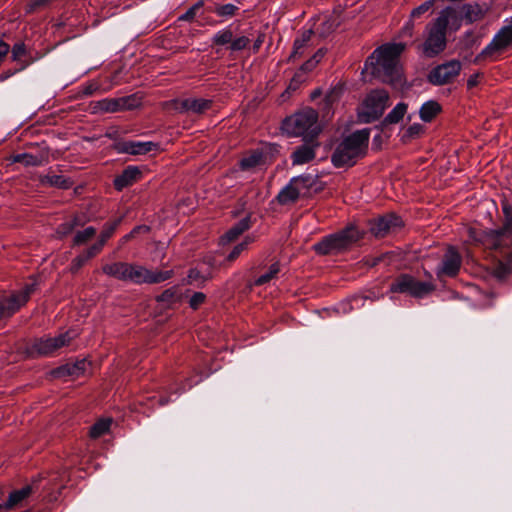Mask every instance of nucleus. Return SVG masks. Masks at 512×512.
Masks as SVG:
<instances>
[{
	"mask_svg": "<svg viewBox=\"0 0 512 512\" xmlns=\"http://www.w3.org/2000/svg\"><path fill=\"white\" fill-rule=\"evenodd\" d=\"M151 230L150 226L148 225H138L135 226L131 232L136 237L138 234H147Z\"/></svg>",
	"mask_w": 512,
	"mask_h": 512,
	"instance_id": "052dcab7",
	"label": "nucleus"
},
{
	"mask_svg": "<svg viewBox=\"0 0 512 512\" xmlns=\"http://www.w3.org/2000/svg\"><path fill=\"white\" fill-rule=\"evenodd\" d=\"M390 292L408 294L414 298H422L435 290V285L431 282L417 280L410 274H400L390 284Z\"/></svg>",
	"mask_w": 512,
	"mask_h": 512,
	"instance_id": "6e6552de",
	"label": "nucleus"
},
{
	"mask_svg": "<svg viewBox=\"0 0 512 512\" xmlns=\"http://www.w3.org/2000/svg\"><path fill=\"white\" fill-rule=\"evenodd\" d=\"M444 23L443 19H434L426 25V39L418 46V49L425 57H436L445 50L447 46V29L444 28Z\"/></svg>",
	"mask_w": 512,
	"mask_h": 512,
	"instance_id": "0eeeda50",
	"label": "nucleus"
},
{
	"mask_svg": "<svg viewBox=\"0 0 512 512\" xmlns=\"http://www.w3.org/2000/svg\"><path fill=\"white\" fill-rule=\"evenodd\" d=\"M318 132L314 131L309 139L304 138V143L298 146L291 155L293 165H302L314 160L315 149L320 146L317 141Z\"/></svg>",
	"mask_w": 512,
	"mask_h": 512,
	"instance_id": "2eb2a0df",
	"label": "nucleus"
},
{
	"mask_svg": "<svg viewBox=\"0 0 512 512\" xmlns=\"http://www.w3.org/2000/svg\"><path fill=\"white\" fill-rule=\"evenodd\" d=\"M404 225L401 217L387 214L369 222V231L376 238H384L391 232H396Z\"/></svg>",
	"mask_w": 512,
	"mask_h": 512,
	"instance_id": "ddd939ff",
	"label": "nucleus"
},
{
	"mask_svg": "<svg viewBox=\"0 0 512 512\" xmlns=\"http://www.w3.org/2000/svg\"><path fill=\"white\" fill-rule=\"evenodd\" d=\"M206 300V295L202 292H195L190 300H189V306L193 310H197Z\"/></svg>",
	"mask_w": 512,
	"mask_h": 512,
	"instance_id": "5fc2aeb1",
	"label": "nucleus"
},
{
	"mask_svg": "<svg viewBox=\"0 0 512 512\" xmlns=\"http://www.w3.org/2000/svg\"><path fill=\"white\" fill-rule=\"evenodd\" d=\"M480 77H481L480 73L471 75L467 80V87L469 89H472L473 87L477 86Z\"/></svg>",
	"mask_w": 512,
	"mask_h": 512,
	"instance_id": "e2e57ef3",
	"label": "nucleus"
},
{
	"mask_svg": "<svg viewBox=\"0 0 512 512\" xmlns=\"http://www.w3.org/2000/svg\"><path fill=\"white\" fill-rule=\"evenodd\" d=\"M250 228V217L247 216L233 225L222 237L223 243H230L236 240L242 233Z\"/></svg>",
	"mask_w": 512,
	"mask_h": 512,
	"instance_id": "393cba45",
	"label": "nucleus"
},
{
	"mask_svg": "<svg viewBox=\"0 0 512 512\" xmlns=\"http://www.w3.org/2000/svg\"><path fill=\"white\" fill-rule=\"evenodd\" d=\"M111 423L112 420L110 418L99 419L90 427V437L96 439L106 434L110 429Z\"/></svg>",
	"mask_w": 512,
	"mask_h": 512,
	"instance_id": "c9c22d12",
	"label": "nucleus"
},
{
	"mask_svg": "<svg viewBox=\"0 0 512 512\" xmlns=\"http://www.w3.org/2000/svg\"><path fill=\"white\" fill-rule=\"evenodd\" d=\"M118 152L131 155H145L153 150L158 149V144L154 142L141 141H123L116 146Z\"/></svg>",
	"mask_w": 512,
	"mask_h": 512,
	"instance_id": "f3484780",
	"label": "nucleus"
},
{
	"mask_svg": "<svg viewBox=\"0 0 512 512\" xmlns=\"http://www.w3.org/2000/svg\"><path fill=\"white\" fill-rule=\"evenodd\" d=\"M461 70V63L451 60L433 68L428 74V81L433 85H444L450 83Z\"/></svg>",
	"mask_w": 512,
	"mask_h": 512,
	"instance_id": "4468645a",
	"label": "nucleus"
},
{
	"mask_svg": "<svg viewBox=\"0 0 512 512\" xmlns=\"http://www.w3.org/2000/svg\"><path fill=\"white\" fill-rule=\"evenodd\" d=\"M441 111V105L437 101L430 100L421 106L419 116L422 121L431 122Z\"/></svg>",
	"mask_w": 512,
	"mask_h": 512,
	"instance_id": "cd10ccee",
	"label": "nucleus"
},
{
	"mask_svg": "<svg viewBox=\"0 0 512 512\" xmlns=\"http://www.w3.org/2000/svg\"><path fill=\"white\" fill-rule=\"evenodd\" d=\"M444 20V28H448L450 26L453 30H458L461 27L462 21H464L463 14L461 8L455 7H446L441 10L436 20Z\"/></svg>",
	"mask_w": 512,
	"mask_h": 512,
	"instance_id": "412c9836",
	"label": "nucleus"
},
{
	"mask_svg": "<svg viewBox=\"0 0 512 512\" xmlns=\"http://www.w3.org/2000/svg\"><path fill=\"white\" fill-rule=\"evenodd\" d=\"M26 54V47L23 42L14 44L12 47V59L18 60Z\"/></svg>",
	"mask_w": 512,
	"mask_h": 512,
	"instance_id": "13d9d810",
	"label": "nucleus"
},
{
	"mask_svg": "<svg viewBox=\"0 0 512 512\" xmlns=\"http://www.w3.org/2000/svg\"><path fill=\"white\" fill-rule=\"evenodd\" d=\"M240 7L238 5L227 3V4H215L209 11L215 13L217 16L227 19L232 18L238 14Z\"/></svg>",
	"mask_w": 512,
	"mask_h": 512,
	"instance_id": "473e14b6",
	"label": "nucleus"
},
{
	"mask_svg": "<svg viewBox=\"0 0 512 512\" xmlns=\"http://www.w3.org/2000/svg\"><path fill=\"white\" fill-rule=\"evenodd\" d=\"M204 6V1L199 0L193 6H191L184 14L179 16L178 21L192 22L197 12Z\"/></svg>",
	"mask_w": 512,
	"mask_h": 512,
	"instance_id": "49530a36",
	"label": "nucleus"
},
{
	"mask_svg": "<svg viewBox=\"0 0 512 512\" xmlns=\"http://www.w3.org/2000/svg\"><path fill=\"white\" fill-rule=\"evenodd\" d=\"M299 198H301L300 190L291 179L290 182L278 193L276 201L280 205H291L296 203Z\"/></svg>",
	"mask_w": 512,
	"mask_h": 512,
	"instance_id": "b1692460",
	"label": "nucleus"
},
{
	"mask_svg": "<svg viewBox=\"0 0 512 512\" xmlns=\"http://www.w3.org/2000/svg\"><path fill=\"white\" fill-rule=\"evenodd\" d=\"M314 32L312 30H306L302 33L300 38L295 39L293 44V51L289 56V60H294L303 55L304 49L308 46Z\"/></svg>",
	"mask_w": 512,
	"mask_h": 512,
	"instance_id": "c756f323",
	"label": "nucleus"
},
{
	"mask_svg": "<svg viewBox=\"0 0 512 512\" xmlns=\"http://www.w3.org/2000/svg\"><path fill=\"white\" fill-rule=\"evenodd\" d=\"M190 103H191V98H187V99H183V100L173 99L171 101L166 102L165 105L168 109H173L177 112L185 113V112L190 111V105H191Z\"/></svg>",
	"mask_w": 512,
	"mask_h": 512,
	"instance_id": "c03bdc74",
	"label": "nucleus"
},
{
	"mask_svg": "<svg viewBox=\"0 0 512 512\" xmlns=\"http://www.w3.org/2000/svg\"><path fill=\"white\" fill-rule=\"evenodd\" d=\"M250 43V39L247 36H240L232 39L229 49L231 51H241L245 49Z\"/></svg>",
	"mask_w": 512,
	"mask_h": 512,
	"instance_id": "8fccbe9b",
	"label": "nucleus"
},
{
	"mask_svg": "<svg viewBox=\"0 0 512 512\" xmlns=\"http://www.w3.org/2000/svg\"><path fill=\"white\" fill-rule=\"evenodd\" d=\"M33 485H27L10 493L6 506L11 508L27 498L33 492Z\"/></svg>",
	"mask_w": 512,
	"mask_h": 512,
	"instance_id": "f704fd0d",
	"label": "nucleus"
},
{
	"mask_svg": "<svg viewBox=\"0 0 512 512\" xmlns=\"http://www.w3.org/2000/svg\"><path fill=\"white\" fill-rule=\"evenodd\" d=\"M325 189V183L320 180L319 176H312L309 197L322 192Z\"/></svg>",
	"mask_w": 512,
	"mask_h": 512,
	"instance_id": "603ef678",
	"label": "nucleus"
},
{
	"mask_svg": "<svg viewBox=\"0 0 512 512\" xmlns=\"http://www.w3.org/2000/svg\"><path fill=\"white\" fill-rule=\"evenodd\" d=\"M424 126L419 123H414L410 125L404 132L401 137V141L405 144L409 143L411 140L420 137L424 133Z\"/></svg>",
	"mask_w": 512,
	"mask_h": 512,
	"instance_id": "58836bf2",
	"label": "nucleus"
},
{
	"mask_svg": "<svg viewBox=\"0 0 512 512\" xmlns=\"http://www.w3.org/2000/svg\"><path fill=\"white\" fill-rule=\"evenodd\" d=\"M408 105L404 102L398 103L383 119L382 126L399 123L407 113Z\"/></svg>",
	"mask_w": 512,
	"mask_h": 512,
	"instance_id": "c85d7f7f",
	"label": "nucleus"
},
{
	"mask_svg": "<svg viewBox=\"0 0 512 512\" xmlns=\"http://www.w3.org/2000/svg\"><path fill=\"white\" fill-rule=\"evenodd\" d=\"M317 65L318 64H316V61L310 58L302 64L298 72H301L305 76L306 73L312 71Z\"/></svg>",
	"mask_w": 512,
	"mask_h": 512,
	"instance_id": "bf43d9fd",
	"label": "nucleus"
},
{
	"mask_svg": "<svg viewBox=\"0 0 512 512\" xmlns=\"http://www.w3.org/2000/svg\"><path fill=\"white\" fill-rule=\"evenodd\" d=\"M71 222V224H74V228L76 227H81L85 224L84 220L82 217H80L79 215H75L71 220H69Z\"/></svg>",
	"mask_w": 512,
	"mask_h": 512,
	"instance_id": "774afa93",
	"label": "nucleus"
},
{
	"mask_svg": "<svg viewBox=\"0 0 512 512\" xmlns=\"http://www.w3.org/2000/svg\"><path fill=\"white\" fill-rule=\"evenodd\" d=\"M306 78L305 76L301 73V72H296L293 76V78L291 79L287 89H286V93H291V92H294L296 91L300 85L305 82Z\"/></svg>",
	"mask_w": 512,
	"mask_h": 512,
	"instance_id": "3c124183",
	"label": "nucleus"
},
{
	"mask_svg": "<svg viewBox=\"0 0 512 512\" xmlns=\"http://www.w3.org/2000/svg\"><path fill=\"white\" fill-rule=\"evenodd\" d=\"M98 89H99V86L97 84L90 83L87 86H85V88L82 91V94L85 95V96H91Z\"/></svg>",
	"mask_w": 512,
	"mask_h": 512,
	"instance_id": "680f3d73",
	"label": "nucleus"
},
{
	"mask_svg": "<svg viewBox=\"0 0 512 512\" xmlns=\"http://www.w3.org/2000/svg\"><path fill=\"white\" fill-rule=\"evenodd\" d=\"M53 0H31L27 7V13H34L35 11L47 7Z\"/></svg>",
	"mask_w": 512,
	"mask_h": 512,
	"instance_id": "864d4df0",
	"label": "nucleus"
},
{
	"mask_svg": "<svg viewBox=\"0 0 512 512\" xmlns=\"http://www.w3.org/2000/svg\"><path fill=\"white\" fill-rule=\"evenodd\" d=\"M326 54V49L324 48H320L318 49L314 55L311 57L314 61H316V64H318L322 59L323 57L325 56Z\"/></svg>",
	"mask_w": 512,
	"mask_h": 512,
	"instance_id": "69168bd1",
	"label": "nucleus"
},
{
	"mask_svg": "<svg viewBox=\"0 0 512 512\" xmlns=\"http://www.w3.org/2000/svg\"><path fill=\"white\" fill-rule=\"evenodd\" d=\"M364 233L354 225H349L344 229L325 236L313 246V250L318 255H332L344 252L350 249L354 244L363 238Z\"/></svg>",
	"mask_w": 512,
	"mask_h": 512,
	"instance_id": "39448f33",
	"label": "nucleus"
},
{
	"mask_svg": "<svg viewBox=\"0 0 512 512\" xmlns=\"http://www.w3.org/2000/svg\"><path fill=\"white\" fill-rule=\"evenodd\" d=\"M190 111L196 114H202L212 107L213 101L203 98H191Z\"/></svg>",
	"mask_w": 512,
	"mask_h": 512,
	"instance_id": "a19ab883",
	"label": "nucleus"
},
{
	"mask_svg": "<svg viewBox=\"0 0 512 512\" xmlns=\"http://www.w3.org/2000/svg\"><path fill=\"white\" fill-rule=\"evenodd\" d=\"M511 45L512 26H505L494 36L491 43L475 57L474 63L478 64L486 60H496Z\"/></svg>",
	"mask_w": 512,
	"mask_h": 512,
	"instance_id": "9d476101",
	"label": "nucleus"
},
{
	"mask_svg": "<svg viewBox=\"0 0 512 512\" xmlns=\"http://www.w3.org/2000/svg\"><path fill=\"white\" fill-rule=\"evenodd\" d=\"M293 183L300 190V197L309 198V190L311 188L312 175L305 174L292 178Z\"/></svg>",
	"mask_w": 512,
	"mask_h": 512,
	"instance_id": "e433bc0d",
	"label": "nucleus"
},
{
	"mask_svg": "<svg viewBox=\"0 0 512 512\" xmlns=\"http://www.w3.org/2000/svg\"><path fill=\"white\" fill-rule=\"evenodd\" d=\"M343 91H344V85L341 83H338L337 85L332 87L325 95L326 105L331 106L332 104L337 102L340 99Z\"/></svg>",
	"mask_w": 512,
	"mask_h": 512,
	"instance_id": "a18cd8bd",
	"label": "nucleus"
},
{
	"mask_svg": "<svg viewBox=\"0 0 512 512\" xmlns=\"http://www.w3.org/2000/svg\"><path fill=\"white\" fill-rule=\"evenodd\" d=\"M317 121V111L307 108L285 118L282 122V130L290 136H303L307 133L305 138L309 139L314 131L318 133L320 131L316 125Z\"/></svg>",
	"mask_w": 512,
	"mask_h": 512,
	"instance_id": "423d86ee",
	"label": "nucleus"
},
{
	"mask_svg": "<svg viewBox=\"0 0 512 512\" xmlns=\"http://www.w3.org/2000/svg\"><path fill=\"white\" fill-rule=\"evenodd\" d=\"M233 32L230 28H225L220 31H218L212 38L213 45L216 46H224V45H231L232 39H233Z\"/></svg>",
	"mask_w": 512,
	"mask_h": 512,
	"instance_id": "ea45409f",
	"label": "nucleus"
},
{
	"mask_svg": "<svg viewBox=\"0 0 512 512\" xmlns=\"http://www.w3.org/2000/svg\"><path fill=\"white\" fill-rule=\"evenodd\" d=\"M49 160L48 151L41 150L37 154L20 153L11 156L13 163H21L24 166H40Z\"/></svg>",
	"mask_w": 512,
	"mask_h": 512,
	"instance_id": "4be33fe9",
	"label": "nucleus"
},
{
	"mask_svg": "<svg viewBox=\"0 0 512 512\" xmlns=\"http://www.w3.org/2000/svg\"><path fill=\"white\" fill-rule=\"evenodd\" d=\"M74 330L66 331L55 337H41L35 338L31 342V346L27 348L26 352H52L68 346L72 339L76 337Z\"/></svg>",
	"mask_w": 512,
	"mask_h": 512,
	"instance_id": "f8f14e48",
	"label": "nucleus"
},
{
	"mask_svg": "<svg viewBox=\"0 0 512 512\" xmlns=\"http://www.w3.org/2000/svg\"><path fill=\"white\" fill-rule=\"evenodd\" d=\"M37 283L26 284L24 288L11 294L9 297L0 299V320L11 317L16 311L25 305L31 294L36 290Z\"/></svg>",
	"mask_w": 512,
	"mask_h": 512,
	"instance_id": "9b49d317",
	"label": "nucleus"
},
{
	"mask_svg": "<svg viewBox=\"0 0 512 512\" xmlns=\"http://www.w3.org/2000/svg\"><path fill=\"white\" fill-rule=\"evenodd\" d=\"M264 39H265V34L261 33L258 35L257 39L253 43V51L254 52H257L260 49L261 45L264 42Z\"/></svg>",
	"mask_w": 512,
	"mask_h": 512,
	"instance_id": "338daca9",
	"label": "nucleus"
},
{
	"mask_svg": "<svg viewBox=\"0 0 512 512\" xmlns=\"http://www.w3.org/2000/svg\"><path fill=\"white\" fill-rule=\"evenodd\" d=\"M464 21L467 24L482 20L489 10L486 3L480 4L478 2L465 3L460 6Z\"/></svg>",
	"mask_w": 512,
	"mask_h": 512,
	"instance_id": "6ab92c4d",
	"label": "nucleus"
},
{
	"mask_svg": "<svg viewBox=\"0 0 512 512\" xmlns=\"http://www.w3.org/2000/svg\"><path fill=\"white\" fill-rule=\"evenodd\" d=\"M279 272L280 264L278 262H275L269 267L268 271L265 274L261 275L255 280L254 284L256 286H262L270 282L272 279L276 278Z\"/></svg>",
	"mask_w": 512,
	"mask_h": 512,
	"instance_id": "79ce46f5",
	"label": "nucleus"
},
{
	"mask_svg": "<svg viewBox=\"0 0 512 512\" xmlns=\"http://www.w3.org/2000/svg\"><path fill=\"white\" fill-rule=\"evenodd\" d=\"M504 215L503 225L496 230L481 231L469 229V238L480 243L489 250H502L512 247V206L507 201L502 202Z\"/></svg>",
	"mask_w": 512,
	"mask_h": 512,
	"instance_id": "20e7f679",
	"label": "nucleus"
},
{
	"mask_svg": "<svg viewBox=\"0 0 512 512\" xmlns=\"http://www.w3.org/2000/svg\"><path fill=\"white\" fill-rule=\"evenodd\" d=\"M102 272L117 280L137 285L158 284L174 276L173 270H150L137 263L121 261L103 265Z\"/></svg>",
	"mask_w": 512,
	"mask_h": 512,
	"instance_id": "f03ea898",
	"label": "nucleus"
},
{
	"mask_svg": "<svg viewBox=\"0 0 512 512\" xmlns=\"http://www.w3.org/2000/svg\"><path fill=\"white\" fill-rule=\"evenodd\" d=\"M74 229H75V228H74V224H71V222H70V221H66V222H64V223L60 224V225L57 227L56 232H57V234H58L61 238H63V237H65V236H67V235L71 234V233L73 232V230H74Z\"/></svg>",
	"mask_w": 512,
	"mask_h": 512,
	"instance_id": "4d7b16f0",
	"label": "nucleus"
},
{
	"mask_svg": "<svg viewBox=\"0 0 512 512\" xmlns=\"http://www.w3.org/2000/svg\"><path fill=\"white\" fill-rule=\"evenodd\" d=\"M177 300V287H171L164 290L156 297L157 302L173 303Z\"/></svg>",
	"mask_w": 512,
	"mask_h": 512,
	"instance_id": "09e8293b",
	"label": "nucleus"
},
{
	"mask_svg": "<svg viewBox=\"0 0 512 512\" xmlns=\"http://www.w3.org/2000/svg\"><path fill=\"white\" fill-rule=\"evenodd\" d=\"M142 176L141 170L137 166H128L122 173L115 177L113 181L114 188L122 191L124 188L133 185Z\"/></svg>",
	"mask_w": 512,
	"mask_h": 512,
	"instance_id": "aec40b11",
	"label": "nucleus"
},
{
	"mask_svg": "<svg viewBox=\"0 0 512 512\" xmlns=\"http://www.w3.org/2000/svg\"><path fill=\"white\" fill-rule=\"evenodd\" d=\"M117 102L119 103V111L132 110L141 105V98H139L136 94H132L129 96L117 98Z\"/></svg>",
	"mask_w": 512,
	"mask_h": 512,
	"instance_id": "4c0bfd02",
	"label": "nucleus"
},
{
	"mask_svg": "<svg viewBox=\"0 0 512 512\" xmlns=\"http://www.w3.org/2000/svg\"><path fill=\"white\" fill-rule=\"evenodd\" d=\"M248 243H249L248 240H245V241L237 244L233 248V250L229 253V255L227 256V260L232 262L235 259H237L239 257V255L247 248Z\"/></svg>",
	"mask_w": 512,
	"mask_h": 512,
	"instance_id": "6e6d98bb",
	"label": "nucleus"
},
{
	"mask_svg": "<svg viewBox=\"0 0 512 512\" xmlns=\"http://www.w3.org/2000/svg\"><path fill=\"white\" fill-rule=\"evenodd\" d=\"M512 274V252L509 253L508 261H498L492 269V276L499 282L505 281Z\"/></svg>",
	"mask_w": 512,
	"mask_h": 512,
	"instance_id": "bb28decb",
	"label": "nucleus"
},
{
	"mask_svg": "<svg viewBox=\"0 0 512 512\" xmlns=\"http://www.w3.org/2000/svg\"><path fill=\"white\" fill-rule=\"evenodd\" d=\"M41 182L43 184H49L50 186L61 188V189H69L73 182L62 175H45L41 178Z\"/></svg>",
	"mask_w": 512,
	"mask_h": 512,
	"instance_id": "72a5a7b5",
	"label": "nucleus"
},
{
	"mask_svg": "<svg viewBox=\"0 0 512 512\" xmlns=\"http://www.w3.org/2000/svg\"><path fill=\"white\" fill-rule=\"evenodd\" d=\"M90 362L86 358L77 359L74 362H68L53 371L55 377H79L89 367Z\"/></svg>",
	"mask_w": 512,
	"mask_h": 512,
	"instance_id": "a211bd4d",
	"label": "nucleus"
},
{
	"mask_svg": "<svg viewBox=\"0 0 512 512\" xmlns=\"http://www.w3.org/2000/svg\"><path fill=\"white\" fill-rule=\"evenodd\" d=\"M92 113H114L119 111L117 98H106L90 104Z\"/></svg>",
	"mask_w": 512,
	"mask_h": 512,
	"instance_id": "a878e982",
	"label": "nucleus"
},
{
	"mask_svg": "<svg viewBox=\"0 0 512 512\" xmlns=\"http://www.w3.org/2000/svg\"><path fill=\"white\" fill-rule=\"evenodd\" d=\"M370 129L357 130L345 137L331 155L336 168L352 167L358 159L365 157L368 150Z\"/></svg>",
	"mask_w": 512,
	"mask_h": 512,
	"instance_id": "7ed1b4c3",
	"label": "nucleus"
},
{
	"mask_svg": "<svg viewBox=\"0 0 512 512\" xmlns=\"http://www.w3.org/2000/svg\"><path fill=\"white\" fill-rule=\"evenodd\" d=\"M264 154L259 150L252 151L249 155L239 161V167L242 171L251 170L263 163Z\"/></svg>",
	"mask_w": 512,
	"mask_h": 512,
	"instance_id": "7c9ffc66",
	"label": "nucleus"
},
{
	"mask_svg": "<svg viewBox=\"0 0 512 512\" xmlns=\"http://www.w3.org/2000/svg\"><path fill=\"white\" fill-rule=\"evenodd\" d=\"M405 44L392 43L378 47L366 60V69L371 68V74L383 83L396 85L401 82L399 57L405 50Z\"/></svg>",
	"mask_w": 512,
	"mask_h": 512,
	"instance_id": "f257e3e1",
	"label": "nucleus"
},
{
	"mask_svg": "<svg viewBox=\"0 0 512 512\" xmlns=\"http://www.w3.org/2000/svg\"><path fill=\"white\" fill-rule=\"evenodd\" d=\"M123 217H119L111 222H107L104 224L103 229L100 233L99 240L90 246V248L99 254L106 242L112 237L120 223L122 222Z\"/></svg>",
	"mask_w": 512,
	"mask_h": 512,
	"instance_id": "5701e85b",
	"label": "nucleus"
},
{
	"mask_svg": "<svg viewBox=\"0 0 512 512\" xmlns=\"http://www.w3.org/2000/svg\"><path fill=\"white\" fill-rule=\"evenodd\" d=\"M98 254L94 252L90 247L84 250L81 254L76 256L69 267V271L72 274H77L79 270L92 258L97 256Z\"/></svg>",
	"mask_w": 512,
	"mask_h": 512,
	"instance_id": "2f4dec72",
	"label": "nucleus"
},
{
	"mask_svg": "<svg viewBox=\"0 0 512 512\" xmlns=\"http://www.w3.org/2000/svg\"><path fill=\"white\" fill-rule=\"evenodd\" d=\"M462 258L457 249L449 246L443 256L442 267L440 272L449 277H455L461 267Z\"/></svg>",
	"mask_w": 512,
	"mask_h": 512,
	"instance_id": "dca6fc26",
	"label": "nucleus"
},
{
	"mask_svg": "<svg viewBox=\"0 0 512 512\" xmlns=\"http://www.w3.org/2000/svg\"><path fill=\"white\" fill-rule=\"evenodd\" d=\"M9 49V45L6 42L0 40V62H2L4 57L7 55Z\"/></svg>",
	"mask_w": 512,
	"mask_h": 512,
	"instance_id": "0e129e2a",
	"label": "nucleus"
},
{
	"mask_svg": "<svg viewBox=\"0 0 512 512\" xmlns=\"http://www.w3.org/2000/svg\"><path fill=\"white\" fill-rule=\"evenodd\" d=\"M390 95L385 89L371 90L363 100V112L360 117L363 122L371 123L382 117L389 106Z\"/></svg>",
	"mask_w": 512,
	"mask_h": 512,
	"instance_id": "1a4fd4ad",
	"label": "nucleus"
},
{
	"mask_svg": "<svg viewBox=\"0 0 512 512\" xmlns=\"http://www.w3.org/2000/svg\"><path fill=\"white\" fill-rule=\"evenodd\" d=\"M95 235L96 229L94 227H87L82 231H78L73 238V245H83L91 240Z\"/></svg>",
	"mask_w": 512,
	"mask_h": 512,
	"instance_id": "37998d69",
	"label": "nucleus"
},
{
	"mask_svg": "<svg viewBox=\"0 0 512 512\" xmlns=\"http://www.w3.org/2000/svg\"><path fill=\"white\" fill-rule=\"evenodd\" d=\"M211 278H212L211 273L204 275L198 268H191L188 271L187 283L192 284L193 282H196V281H201L202 283H204L207 280H210Z\"/></svg>",
	"mask_w": 512,
	"mask_h": 512,
	"instance_id": "de8ad7c7",
	"label": "nucleus"
}]
</instances>
